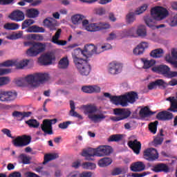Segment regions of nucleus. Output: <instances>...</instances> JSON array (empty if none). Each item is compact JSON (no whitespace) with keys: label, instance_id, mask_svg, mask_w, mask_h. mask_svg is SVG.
Masks as SVG:
<instances>
[{"label":"nucleus","instance_id":"56","mask_svg":"<svg viewBox=\"0 0 177 177\" xmlns=\"http://www.w3.org/2000/svg\"><path fill=\"white\" fill-rule=\"evenodd\" d=\"M111 27L110 24L106 23L98 24V31L108 30Z\"/></svg>","mask_w":177,"mask_h":177},{"label":"nucleus","instance_id":"16","mask_svg":"<svg viewBox=\"0 0 177 177\" xmlns=\"http://www.w3.org/2000/svg\"><path fill=\"white\" fill-rule=\"evenodd\" d=\"M174 118V114L168 111L158 112L156 115V119L159 121H170Z\"/></svg>","mask_w":177,"mask_h":177},{"label":"nucleus","instance_id":"57","mask_svg":"<svg viewBox=\"0 0 177 177\" xmlns=\"http://www.w3.org/2000/svg\"><path fill=\"white\" fill-rule=\"evenodd\" d=\"M10 82V78L8 77H0V86H3L8 84Z\"/></svg>","mask_w":177,"mask_h":177},{"label":"nucleus","instance_id":"23","mask_svg":"<svg viewBox=\"0 0 177 177\" xmlns=\"http://www.w3.org/2000/svg\"><path fill=\"white\" fill-rule=\"evenodd\" d=\"M166 83L162 79H158L155 80L154 82H149L147 85V89L149 91H152L153 89L157 88V86L158 87H166Z\"/></svg>","mask_w":177,"mask_h":177},{"label":"nucleus","instance_id":"14","mask_svg":"<svg viewBox=\"0 0 177 177\" xmlns=\"http://www.w3.org/2000/svg\"><path fill=\"white\" fill-rule=\"evenodd\" d=\"M82 155L83 157H85L86 160L93 161L94 157L97 156V149L88 148V149H84Z\"/></svg>","mask_w":177,"mask_h":177},{"label":"nucleus","instance_id":"22","mask_svg":"<svg viewBox=\"0 0 177 177\" xmlns=\"http://www.w3.org/2000/svg\"><path fill=\"white\" fill-rule=\"evenodd\" d=\"M72 55L75 64L84 60V59L81 58L82 55L84 57V52L80 48L75 49L74 52L72 53Z\"/></svg>","mask_w":177,"mask_h":177},{"label":"nucleus","instance_id":"5","mask_svg":"<svg viewBox=\"0 0 177 177\" xmlns=\"http://www.w3.org/2000/svg\"><path fill=\"white\" fill-rule=\"evenodd\" d=\"M168 15L169 11L163 7L156 6L151 9V16L153 20H156V21L163 20Z\"/></svg>","mask_w":177,"mask_h":177},{"label":"nucleus","instance_id":"61","mask_svg":"<svg viewBox=\"0 0 177 177\" xmlns=\"http://www.w3.org/2000/svg\"><path fill=\"white\" fill-rule=\"evenodd\" d=\"M149 174V171H144L142 173H133L131 174V177H145Z\"/></svg>","mask_w":177,"mask_h":177},{"label":"nucleus","instance_id":"12","mask_svg":"<svg viewBox=\"0 0 177 177\" xmlns=\"http://www.w3.org/2000/svg\"><path fill=\"white\" fill-rule=\"evenodd\" d=\"M55 61V55L53 53H48L39 58V63L43 66H49Z\"/></svg>","mask_w":177,"mask_h":177},{"label":"nucleus","instance_id":"20","mask_svg":"<svg viewBox=\"0 0 177 177\" xmlns=\"http://www.w3.org/2000/svg\"><path fill=\"white\" fill-rule=\"evenodd\" d=\"M32 115L31 111H15L12 113V117L15 118L17 121L21 122L24 118H29Z\"/></svg>","mask_w":177,"mask_h":177},{"label":"nucleus","instance_id":"44","mask_svg":"<svg viewBox=\"0 0 177 177\" xmlns=\"http://www.w3.org/2000/svg\"><path fill=\"white\" fill-rule=\"evenodd\" d=\"M135 32H136V29L134 27H133L129 30H124L122 32V37L125 38V37H133Z\"/></svg>","mask_w":177,"mask_h":177},{"label":"nucleus","instance_id":"40","mask_svg":"<svg viewBox=\"0 0 177 177\" xmlns=\"http://www.w3.org/2000/svg\"><path fill=\"white\" fill-rule=\"evenodd\" d=\"M84 19H86V17L80 14L75 15L71 17L72 22L75 25L81 24Z\"/></svg>","mask_w":177,"mask_h":177},{"label":"nucleus","instance_id":"25","mask_svg":"<svg viewBox=\"0 0 177 177\" xmlns=\"http://www.w3.org/2000/svg\"><path fill=\"white\" fill-rule=\"evenodd\" d=\"M151 171L155 173L165 172L168 173L169 171V167L165 163H158L153 167Z\"/></svg>","mask_w":177,"mask_h":177},{"label":"nucleus","instance_id":"37","mask_svg":"<svg viewBox=\"0 0 177 177\" xmlns=\"http://www.w3.org/2000/svg\"><path fill=\"white\" fill-rule=\"evenodd\" d=\"M39 14V11L35 8L28 9L26 11V17L29 19H35Z\"/></svg>","mask_w":177,"mask_h":177},{"label":"nucleus","instance_id":"36","mask_svg":"<svg viewBox=\"0 0 177 177\" xmlns=\"http://www.w3.org/2000/svg\"><path fill=\"white\" fill-rule=\"evenodd\" d=\"M104 97L109 98L111 102H113V104L116 106L120 105V96L111 95L109 93H104Z\"/></svg>","mask_w":177,"mask_h":177},{"label":"nucleus","instance_id":"60","mask_svg":"<svg viewBox=\"0 0 177 177\" xmlns=\"http://www.w3.org/2000/svg\"><path fill=\"white\" fill-rule=\"evenodd\" d=\"M70 124H71V121L64 122L59 124V128L61 129H66Z\"/></svg>","mask_w":177,"mask_h":177},{"label":"nucleus","instance_id":"27","mask_svg":"<svg viewBox=\"0 0 177 177\" xmlns=\"http://www.w3.org/2000/svg\"><path fill=\"white\" fill-rule=\"evenodd\" d=\"M130 169L133 172H140L145 169V165L142 161L136 162L130 166Z\"/></svg>","mask_w":177,"mask_h":177},{"label":"nucleus","instance_id":"21","mask_svg":"<svg viewBox=\"0 0 177 177\" xmlns=\"http://www.w3.org/2000/svg\"><path fill=\"white\" fill-rule=\"evenodd\" d=\"M9 18L14 21H23L25 19L24 12L19 10L13 11L9 16Z\"/></svg>","mask_w":177,"mask_h":177},{"label":"nucleus","instance_id":"55","mask_svg":"<svg viewBox=\"0 0 177 177\" xmlns=\"http://www.w3.org/2000/svg\"><path fill=\"white\" fill-rule=\"evenodd\" d=\"M122 173V169L121 167H115L112 169V171H111V175H112V176H116L121 175Z\"/></svg>","mask_w":177,"mask_h":177},{"label":"nucleus","instance_id":"39","mask_svg":"<svg viewBox=\"0 0 177 177\" xmlns=\"http://www.w3.org/2000/svg\"><path fill=\"white\" fill-rule=\"evenodd\" d=\"M164 51L162 48H157L151 51L150 56L153 58L158 59L162 57Z\"/></svg>","mask_w":177,"mask_h":177},{"label":"nucleus","instance_id":"19","mask_svg":"<svg viewBox=\"0 0 177 177\" xmlns=\"http://www.w3.org/2000/svg\"><path fill=\"white\" fill-rule=\"evenodd\" d=\"M97 48L94 44H86L85 45L84 53V57L87 59L93 56V55H97L98 53H97Z\"/></svg>","mask_w":177,"mask_h":177},{"label":"nucleus","instance_id":"2","mask_svg":"<svg viewBox=\"0 0 177 177\" xmlns=\"http://www.w3.org/2000/svg\"><path fill=\"white\" fill-rule=\"evenodd\" d=\"M25 47H30L26 55L30 57H35L46 50V44L41 42H35L33 41H25L24 43Z\"/></svg>","mask_w":177,"mask_h":177},{"label":"nucleus","instance_id":"58","mask_svg":"<svg viewBox=\"0 0 177 177\" xmlns=\"http://www.w3.org/2000/svg\"><path fill=\"white\" fill-rule=\"evenodd\" d=\"M127 23H129V24H131V23H133L134 20H135V15L133 12H130L127 15Z\"/></svg>","mask_w":177,"mask_h":177},{"label":"nucleus","instance_id":"51","mask_svg":"<svg viewBox=\"0 0 177 177\" xmlns=\"http://www.w3.org/2000/svg\"><path fill=\"white\" fill-rule=\"evenodd\" d=\"M82 167L87 170H93L96 168V165L93 162H85L82 163Z\"/></svg>","mask_w":177,"mask_h":177},{"label":"nucleus","instance_id":"52","mask_svg":"<svg viewBox=\"0 0 177 177\" xmlns=\"http://www.w3.org/2000/svg\"><path fill=\"white\" fill-rule=\"evenodd\" d=\"M35 21L33 19H26L21 24V29L25 30L26 28H28L30 26H32V24H34Z\"/></svg>","mask_w":177,"mask_h":177},{"label":"nucleus","instance_id":"54","mask_svg":"<svg viewBox=\"0 0 177 177\" xmlns=\"http://www.w3.org/2000/svg\"><path fill=\"white\" fill-rule=\"evenodd\" d=\"M28 63L29 60L25 59L17 63L16 66L17 69H23L24 67H26L28 66Z\"/></svg>","mask_w":177,"mask_h":177},{"label":"nucleus","instance_id":"32","mask_svg":"<svg viewBox=\"0 0 177 177\" xmlns=\"http://www.w3.org/2000/svg\"><path fill=\"white\" fill-rule=\"evenodd\" d=\"M69 66V59L68 57H62L58 63V68L62 70H66Z\"/></svg>","mask_w":177,"mask_h":177},{"label":"nucleus","instance_id":"7","mask_svg":"<svg viewBox=\"0 0 177 177\" xmlns=\"http://www.w3.org/2000/svg\"><path fill=\"white\" fill-rule=\"evenodd\" d=\"M113 114L116 115V117H113L112 120L115 122H120L129 118L131 112L129 109L116 108L113 109Z\"/></svg>","mask_w":177,"mask_h":177},{"label":"nucleus","instance_id":"31","mask_svg":"<svg viewBox=\"0 0 177 177\" xmlns=\"http://www.w3.org/2000/svg\"><path fill=\"white\" fill-rule=\"evenodd\" d=\"M141 62H142L143 64L142 68L145 70L149 69L150 68L153 67L156 63V60L154 59L148 60L145 58H141Z\"/></svg>","mask_w":177,"mask_h":177},{"label":"nucleus","instance_id":"50","mask_svg":"<svg viewBox=\"0 0 177 177\" xmlns=\"http://www.w3.org/2000/svg\"><path fill=\"white\" fill-rule=\"evenodd\" d=\"M26 123L30 127L37 129L39 126V122L37 120H29L26 121Z\"/></svg>","mask_w":177,"mask_h":177},{"label":"nucleus","instance_id":"26","mask_svg":"<svg viewBox=\"0 0 177 177\" xmlns=\"http://www.w3.org/2000/svg\"><path fill=\"white\" fill-rule=\"evenodd\" d=\"M62 34V30L59 28L55 32V35L52 38V42L58 46H64L66 45V41L59 40L60 35Z\"/></svg>","mask_w":177,"mask_h":177},{"label":"nucleus","instance_id":"24","mask_svg":"<svg viewBox=\"0 0 177 177\" xmlns=\"http://www.w3.org/2000/svg\"><path fill=\"white\" fill-rule=\"evenodd\" d=\"M82 91L87 94H92V93H99L101 91V88L100 86L94 85V86H84L82 88Z\"/></svg>","mask_w":177,"mask_h":177},{"label":"nucleus","instance_id":"64","mask_svg":"<svg viewBox=\"0 0 177 177\" xmlns=\"http://www.w3.org/2000/svg\"><path fill=\"white\" fill-rule=\"evenodd\" d=\"M1 131L3 134L6 135L8 138L15 139V137L11 135V131L10 129L5 128V129H3Z\"/></svg>","mask_w":177,"mask_h":177},{"label":"nucleus","instance_id":"3","mask_svg":"<svg viewBox=\"0 0 177 177\" xmlns=\"http://www.w3.org/2000/svg\"><path fill=\"white\" fill-rule=\"evenodd\" d=\"M82 109L84 110L86 115L89 114L88 118L95 123L97 122L99 120L101 121L102 120L106 119V115L102 113L93 114L97 111V107L95 104L83 105Z\"/></svg>","mask_w":177,"mask_h":177},{"label":"nucleus","instance_id":"13","mask_svg":"<svg viewBox=\"0 0 177 177\" xmlns=\"http://www.w3.org/2000/svg\"><path fill=\"white\" fill-rule=\"evenodd\" d=\"M113 153V149L109 145H100L97 147V157L109 156Z\"/></svg>","mask_w":177,"mask_h":177},{"label":"nucleus","instance_id":"10","mask_svg":"<svg viewBox=\"0 0 177 177\" xmlns=\"http://www.w3.org/2000/svg\"><path fill=\"white\" fill-rule=\"evenodd\" d=\"M17 97V92H12L0 89V102H10L14 101Z\"/></svg>","mask_w":177,"mask_h":177},{"label":"nucleus","instance_id":"59","mask_svg":"<svg viewBox=\"0 0 177 177\" xmlns=\"http://www.w3.org/2000/svg\"><path fill=\"white\" fill-rule=\"evenodd\" d=\"M148 8V6L147 4H144L142 6L140 7V8L137 9L136 10V15H142L143 12H145Z\"/></svg>","mask_w":177,"mask_h":177},{"label":"nucleus","instance_id":"8","mask_svg":"<svg viewBox=\"0 0 177 177\" xmlns=\"http://www.w3.org/2000/svg\"><path fill=\"white\" fill-rule=\"evenodd\" d=\"M57 122V119H46L43 121V123L41 124V129L42 131L44 132V136L46 135H53V124H55Z\"/></svg>","mask_w":177,"mask_h":177},{"label":"nucleus","instance_id":"18","mask_svg":"<svg viewBox=\"0 0 177 177\" xmlns=\"http://www.w3.org/2000/svg\"><path fill=\"white\" fill-rule=\"evenodd\" d=\"M127 145H129V147L133 151H134V153L137 155L140 154V150L142 149V143L137 139L129 141Z\"/></svg>","mask_w":177,"mask_h":177},{"label":"nucleus","instance_id":"53","mask_svg":"<svg viewBox=\"0 0 177 177\" xmlns=\"http://www.w3.org/2000/svg\"><path fill=\"white\" fill-rule=\"evenodd\" d=\"M16 65L15 62L12 60H7L1 64H0V67H12Z\"/></svg>","mask_w":177,"mask_h":177},{"label":"nucleus","instance_id":"49","mask_svg":"<svg viewBox=\"0 0 177 177\" xmlns=\"http://www.w3.org/2000/svg\"><path fill=\"white\" fill-rule=\"evenodd\" d=\"M86 30L91 32H95L99 31L98 24H91L86 27Z\"/></svg>","mask_w":177,"mask_h":177},{"label":"nucleus","instance_id":"62","mask_svg":"<svg viewBox=\"0 0 177 177\" xmlns=\"http://www.w3.org/2000/svg\"><path fill=\"white\" fill-rule=\"evenodd\" d=\"M169 24L171 27H175L176 26H177V19L176 16L171 17L169 20Z\"/></svg>","mask_w":177,"mask_h":177},{"label":"nucleus","instance_id":"63","mask_svg":"<svg viewBox=\"0 0 177 177\" xmlns=\"http://www.w3.org/2000/svg\"><path fill=\"white\" fill-rule=\"evenodd\" d=\"M174 77H177V71H171V70H169L166 78L171 79Z\"/></svg>","mask_w":177,"mask_h":177},{"label":"nucleus","instance_id":"1","mask_svg":"<svg viewBox=\"0 0 177 177\" xmlns=\"http://www.w3.org/2000/svg\"><path fill=\"white\" fill-rule=\"evenodd\" d=\"M25 80L32 88H38L40 84L49 80V75L41 73L30 74L25 77Z\"/></svg>","mask_w":177,"mask_h":177},{"label":"nucleus","instance_id":"45","mask_svg":"<svg viewBox=\"0 0 177 177\" xmlns=\"http://www.w3.org/2000/svg\"><path fill=\"white\" fill-rule=\"evenodd\" d=\"M19 158L22 161V163L24 165H30V160L32 159L30 156H28L25 153H21L19 156Z\"/></svg>","mask_w":177,"mask_h":177},{"label":"nucleus","instance_id":"47","mask_svg":"<svg viewBox=\"0 0 177 177\" xmlns=\"http://www.w3.org/2000/svg\"><path fill=\"white\" fill-rule=\"evenodd\" d=\"M19 25L18 24H15V23L6 24L4 25V28L8 30H17L19 29Z\"/></svg>","mask_w":177,"mask_h":177},{"label":"nucleus","instance_id":"48","mask_svg":"<svg viewBox=\"0 0 177 177\" xmlns=\"http://www.w3.org/2000/svg\"><path fill=\"white\" fill-rule=\"evenodd\" d=\"M158 124V121H157V120L154 121L153 122L149 123V130L151 133H153V134L156 133Z\"/></svg>","mask_w":177,"mask_h":177},{"label":"nucleus","instance_id":"46","mask_svg":"<svg viewBox=\"0 0 177 177\" xmlns=\"http://www.w3.org/2000/svg\"><path fill=\"white\" fill-rule=\"evenodd\" d=\"M23 37V31H19L18 32L13 33L8 36L9 40H17Z\"/></svg>","mask_w":177,"mask_h":177},{"label":"nucleus","instance_id":"28","mask_svg":"<svg viewBox=\"0 0 177 177\" xmlns=\"http://www.w3.org/2000/svg\"><path fill=\"white\" fill-rule=\"evenodd\" d=\"M148 48V44L147 42H141L138 44L136 48L133 50V53L136 55H141L144 53L145 50Z\"/></svg>","mask_w":177,"mask_h":177},{"label":"nucleus","instance_id":"34","mask_svg":"<svg viewBox=\"0 0 177 177\" xmlns=\"http://www.w3.org/2000/svg\"><path fill=\"white\" fill-rule=\"evenodd\" d=\"M112 162L113 160L111 158H109V157L102 158L100 159V160H98V166H100V167L104 168L109 166L112 163Z\"/></svg>","mask_w":177,"mask_h":177},{"label":"nucleus","instance_id":"38","mask_svg":"<svg viewBox=\"0 0 177 177\" xmlns=\"http://www.w3.org/2000/svg\"><path fill=\"white\" fill-rule=\"evenodd\" d=\"M154 112L150 111L148 106H145L144 108L140 110V116L142 118H147L150 115H153Z\"/></svg>","mask_w":177,"mask_h":177},{"label":"nucleus","instance_id":"11","mask_svg":"<svg viewBox=\"0 0 177 177\" xmlns=\"http://www.w3.org/2000/svg\"><path fill=\"white\" fill-rule=\"evenodd\" d=\"M143 158L147 161H155L158 159V152L155 148H148L143 151Z\"/></svg>","mask_w":177,"mask_h":177},{"label":"nucleus","instance_id":"30","mask_svg":"<svg viewBox=\"0 0 177 177\" xmlns=\"http://www.w3.org/2000/svg\"><path fill=\"white\" fill-rule=\"evenodd\" d=\"M166 100L170 102V107L167 109V111L177 112V100L175 97H169Z\"/></svg>","mask_w":177,"mask_h":177},{"label":"nucleus","instance_id":"29","mask_svg":"<svg viewBox=\"0 0 177 177\" xmlns=\"http://www.w3.org/2000/svg\"><path fill=\"white\" fill-rule=\"evenodd\" d=\"M163 137H164L163 130L160 129V133L157 134L156 136H154V138L152 142L153 145L155 147H158V145H161L164 141Z\"/></svg>","mask_w":177,"mask_h":177},{"label":"nucleus","instance_id":"33","mask_svg":"<svg viewBox=\"0 0 177 177\" xmlns=\"http://www.w3.org/2000/svg\"><path fill=\"white\" fill-rule=\"evenodd\" d=\"M26 32L28 33H44L45 29L42 27L37 26L36 25L30 26Z\"/></svg>","mask_w":177,"mask_h":177},{"label":"nucleus","instance_id":"4","mask_svg":"<svg viewBox=\"0 0 177 177\" xmlns=\"http://www.w3.org/2000/svg\"><path fill=\"white\" fill-rule=\"evenodd\" d=\"M138 99V95L136 92H129L124 95H119V105L127 107L128 106V103L133 104Z\"/></svg>","mask_w":177,"mask_h":177},{"label":"nucleus","instance_id":"17","mask_svg":"<svg viewBox=\"0 0 177 177\" xmlns=\"http://www.w3.org/2000/svg\"><path fill=\"white\" fill-rule=\"evenodd\" d=\"M122 70V64L117 62H112L109 64V73L111 75H118L121 73Z\"/></svg>","mask_w":177,"mask_h":177},{"label":"nucleus","instance_id":"15","mask_svg":"<svg viewBox=\"0 0 177 177\" xmlns=\"http://www.w3.org/2000/svg\"><path fill=\"white\" fill-rule=\"evenodd\" d=\"M151 71L154 73H158L166 77L171 71V68L167 65H159L151 68Z\"/></svg>","mask_w":177,"mask_h":177},{"label":"nucleus","instance_id":"41","mask_svg":"<svg viewBox=\"0 0 177 177\" xmlns=\"http://www.w3.org/2000/svg\"><path fill=\"white\" fill-rule=\"evenodd\" d=\"M137 35L141 38H145L147 37V30L146 26L144 25H140L136 31Z\"/></svg>","mask_w":177,"mask_h":177},{"label":"nucleus","instance_id":"43","mask_svg":"<svg viewBox=\"0 0 177 177\" xmlns=\"http://www.w3.org/2000/svg\"><path fill=\"white\" fill-rule=\"evenodd\" d=\"M44 26L48 27V28L50 29V31H55L57 30L56 26L52 20L46 19L44 21Z\"/></svg>","mask_w":177,"mask_h":177},{"label":"nucleus","instance_id":"9","mask_svg":"<svg viewBox=\"0 0 177 177\" xmlns=\"http://www.w3.org/2000/svg\"><path fill=\"white\" fill-rule=\"evenodd\" d=\"M32 140L30 136L22 135L19 136L12 140V145L15 147H24L29 145Z\"/></svg>","mask_w":177,"mask_h":177},{"label":"nucleus","instance_id":"42","mask_svg":"<svg viewBox=\"0 0 177 177\" xmlns=\"http://www.w3.org/2000/svg\"><path fill=\"white\" fill-rule=\"evenodd\" d=\"M124 138V135L123 134H113V135H111V136H109V138H108V142H118L122 140Z\"/></svg>","mask_w":177,"mask_h":177},{"label":"nucleus","instance_id":"6","mask_svg":"<svg viewBox=\"0 0 177 177\" xmlns=\"http://www.w3.org/2000/svg\"><path fill=\"white\" fill-rule=\"evenodd\" d=\"M79 73L82 76H88L91 71V66L88 63V59H84L80 62L75 64Z\"/></svg>","mask_w":177,"mask_h":177},{"label":"nucleus","instance_id":"35","mask_svg":"<svg viewBox=\"0 0 177 177\" xmlns=\"http://www.w3.org/2000/svg\"><path fill=\"white\" fill-rule=\"evenodd\" d=\"M70 104H71L70 115L72 117L77 118L80 120H83L82 115H81L80 114H79L77 112H76L75 111V105L74 101L71 100Z\"/></svg>","mask_w":177,"mask_h":177}]
</instances>
